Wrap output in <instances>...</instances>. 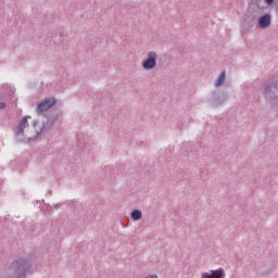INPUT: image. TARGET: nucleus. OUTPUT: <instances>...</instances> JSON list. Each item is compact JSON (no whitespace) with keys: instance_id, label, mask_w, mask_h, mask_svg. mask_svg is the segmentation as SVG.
<instances>
[{"instance_id":"f257e3e1","label":"nucleus","mask_w":278,"mask_h":278,"mask_svg":"<svg viewBox=\"0 0 278 278\" xmlns=\"http://www.w3.org/2000/svg\"><path fill=\"white\" fill-rule=\"evenodd\" d=\"M17 136H28L29 138H37L42 132V126L34 121L31 116L24 117L17 126Z\"/></svg>"},{"instance_id":"f03ea898","label":"nucleus","mask_w":278,"mask_h":278,"mask_svg":"<svg viewBox=\"0 0 278 278\" xmlns=\"http://www.w3.org/2000/svg\"><path fill=\"white\" fill-rule=\"evenodd\" d=\"M23 273H25V263L16 261L10 265L8 275L9 277L21 278Z\"/></svg>"},{"instance_id":"7ed1b4c3","label":"nucleus","mask_w":278,"mask_h":278,"mask_svg":"<svg viewBox=\"0 0 278 278\" xmlns=\"http://www.w3.org/2000/svg\"><path fill=\"white\" fill-rule=\"evenodd\" d=\"M155 66H157V52L150 51L147 54V60L142 63V67L146 71H153Z\"/></svg>"},{"instance_id":"20e7f679","label":"nucleus","mask_w":278,"mask_h":278,"mask_svg":"<svg viewBox=\"0 0 278 278\" xmlns=\"http://www.w3.org/2000/svg\"><path fill=\"white\" fill-rule=\"evenodd\" d=\"M55 103H58L55 98L46 99L37 105V112H47V110H51Z\"/></svg>"},{"instance_id":"39448f33","label":"nucleus","mask_w":278,"mask_h":278,"mask_svg":"<svg viewBox=\"0 0 278 278\" xmlns=\"http://www.w3.org/2000/svg\"><path fill=\"white\" fill-rule=\"evenodd\" d=\"M225 277V270L216 269L211 273H202L201 278H223Z\"/></svg>"},{"instance_id":"423d86ee","label":"nucleus","mask_w":278,"mask_h":278,"mask_svg":"<svg viewBox=\"0 0 278 278\" xmlns=\"http://www.w3.org/2000/svg\"><path fill=\"white\" fill-rule=\"evenodd\" d=\"M258 25L262 29L270 26V14H265L258 18Z\"/></svg>"},{"instance_id":"0eeeda50","label":"nucleus","mask_w":278,"mask_h":278,"mask_svg":"<svg viewBox=\"0 0 278 278\" xmlns=\"http://www.w3.org/2000/svg\"><path fill=\"white\" fill-rule=\"evenodd\" d=\"M223 84H225V72H223V73L218 76L217 80L215 81V87H216V88H219V86H223Z\"/></svg>"},{"instance_id":"6e6552de","label":"nucleus","mask_w":278,"mask_h":278,"mask_svg":"<svg viewBox=\"0 0 278 278\" xmlns=\"http://www.w3.org/2000/svg\"><path fill=\"white\" fill-rule=\"evenodd\" d=\"M131 218L132 220H140V218H142V212H140L139 210L132 211Z\"/></svg>"},{"instance_id":"1a4fd4ad","label":"nucleus","mask_w":278,"mask_h":278,"mask_svg":"<svg viewBox=\"0 0 278 278\" xmlns=\"http://www.w3.org/2000/svg\"><path fill=\"white\" fill-rule=\"evenodd\" d=\"M277 86L275 87H265V94H268V92L273 91V92H276L275 90H277Z\"/></svg>"},{"instance_id":"9d476101","label":"nucleus","mask_w":278,"mask_h":278,"mask_svg":"<svg viewBox=\"0 0 278 278\" xmlns=\"http://www.w3.org/2000/svg\"><path fill=\"white\" fill-rule=\"evenodd\" d=\"M266 5H273V3L275 2V0H264Z\"/></svg>"},{"instance_id":"9b49d317","label":"nucleus","mask_w":278,"mask_h":278,"mask_svg":"<svg viewBox=\"0 0 278 278\" xmlns=\"http://www.w3.org/2000/svg\"><path fill=\"white\" fill-rule=\"evenodd\" d=\"M0 110H5V103L0 102Z\"/></svg>"}]
</instances>
